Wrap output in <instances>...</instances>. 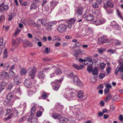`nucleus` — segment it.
<instances>
[{
    "label": "nucleus",
    "instance_id": "1",
    "mask_svg": "<svg viewBox=\"0 0 123 123\" xmlns=\"http://www.w3.org/2000/svg\"><path fill=\"white\" fill-rule=\"evenodd\" d=\"M66 25L61 24L57 28L58 31L62 33L66 30L67 26L68 28H70L72 26V25H74L76 21V19L74 18L66 20L64 21Z\"/></svg>",
    "mask_w": 123,
    "mask_h": 123
},
{
    "label": "nucleus",
    "instance_id": "2",
    "mask_svg": "<svg viewBox=\"0 0 123 123\" xmlns=\"http://www.w3.org/2000/svg\"><path fill=\"white\" fill-rule=\"evenodd\" d=\"M66 93L64 95V97L68 100H72L74 99L76 96V91L74 89L67 88L66 89Z\"/></svg>",
    "mask_w": 123,
    "mask_h": 123
},
{
    "label": "nucleus",
    "instance_id": "3",
    "mask_svg": "<svg viewBox=\"0 0 123 123\" xmlns=\"http://www.w3.org/2000/svg\"><path fill=\"white\" fill-rule=\"evenodd\" d=\"M68 77L71 78L72 82L78 86H81L83 85L82 82L79 79L78 77L76 75H74L72 73L68 75Z\"/></svg>",
    "mask_w": 123,
    "mask_h": 123
},
{
    "label": "nucleus",
    "instance_id": "4",
    "mask_svg": "<svg viewBox=\"0 0 123 123\" xmlns=\"http://www.w3.org/2000/svg\"><path fill=\"white\" fill-rule=\"evenodd\" d=\"M63 80L61 79L58 80H56L52 82L51 84L53 86V89L55 91H57L59 88L60 84Z\"/></svg>",
    "mask_w": 123,
    "mask_h": 123
},
{
    "label": "nucleus",
    "instance_id": "5",
    "mask_svg": "<svg viewBox=\"0 0 123 123\" xmlns=\"http://www.w3.org/2000/svg\"><path fill=\"white\" fill-rule=\"evenodd\" d=\"M51 116L55 119L59 118V122L60 123H64L68 121V119L66 118L65 117H60V115H59L55 113L52 114V115Z\"/></svg>",
    "mask_w": 123,
    "mask_h": 123
},
{
    "label": "nucleus",
    "instance_id": "6",
    "mask_svg": "<svg viewBox=\"0 0 123 123\" xmlns=\"http://www.w3.org/2000/svg\"><path fill=\"white\" fill-rule=\"evenodd\" d=\"M36 70V68L34 67H31L28 69V72L31 78L33 79L34 78Z\"/></svg>",
    "mask_w": 123,
    "mask_h": 123
},
{
    "label": "nucleus",
    "instance_id": "7",
    "mask_svg": "<svg viewBox=\"0 0 123 123\" xmlns=\"http://www.w3.org/2000/svg\"><path fill=\"white\" fill-rule=\"evenodd\" d=\"M105 21L104 19H96L93 20V23L95 25H98L105 23Z\"/></svg>",
    "mask_w": 123,
    "mask_h": 123
},
{
    "label": "nucleus",
    "instance_id": "8",
    "mask_svg": "<svg viewBox=\"0 0 123 123\" xmlns=\"http://www.w3.org/2000/svg\"><path fill=\"white\" fill-rule=\"evenodd\" d=\"M31 80L29 78L26 79L25 81V85L28 88H31L32 86V84Z\"/></svg>",
    "mask_w": 123,
    "mask_h": 123
},
{
    "label": "nucleus",
    "instance_id": "9",
    "mask_svg": "<svg viewBox=\"0 0 123 123\" xmlns=\"http://www.w3.org/2000/svg\"><path fill=\"white\" fill-rule=\"evenodd\" d=\"M8 76V73L5 71L0 72V79L6 78Z\"/></svg>",
    "mask_w": 123,
    "mask_h": 123
},
{
    "label": "nucleus",
    "instance_id": "10",
    "mask_svg": "<svg viewBox=\"0 0 123 123\" xmlns=\"http://www.w3.org/2000/svg\"><path fill=\"white\" fill-rule=\"evenodd\" d=\"M13 80L14 83L16 85H19L20 84L21 82V79L18 76L14 78Z\"/></svg>",
    "mask_w": 123,
    "mask_h": 123
},
{
    "label": "nucleus",
    "instance_id": "11",
    "mask_svg": "<svg viewBox=\"0 0 123 123\" xmlns=\"http://www.w3.org/2000/svg\"><path fill=\"white\" fill-rule=\"evenodd\" d=\"M113 6L114 5L113 3L110 0V1H107L106 4L104 3V7L105 9H106L107 7H113Z\"/></svg>",
    "mask_w": 123,
    "mask_h": 123
},
{
    "label": "nucleus",
    "instance_id": "12",
    "mask_svg": "<svg viewBox=\"0 0 123 123\" xmlns=\"http://www.w3.org/2000/svg\"><path fill=\"white\" fill-rule=\"evenodd\" d=\"M32 116L31 115L27 120L29 122V123H37V119L36 118L32 117H31Z\"/></svg>",
    "mask_w": 123,
    "mask_h": 123
},
{
    "label": "nucleus",
    "instance_id": "13",
    "mask_svg": "<svg viewBox=\"0 0 123 123\" xmlns=\"http://www.w3.org/2000/svg\"><path fill=\"white\" fill-rule=\"evenodd\" d=\"M8 9V7L7 5H4L2 4L0 6V12H2L4 11L7 10Z\"/></svg>",
    "mask_w": 123,
    "mask_h": 123
},
{
    "label": "nucleus",
    "instance_id": "14",
    "mask_svg": "<svg viewBox=\"0 0 123 123\" xmlns=\"http://www.w3.org/2000/svg\"><path fill=\"white\" fill-rule=\"evenodd\" d=\"M83 8L82 7L80 8L75 10V14L76 15H81L83 12Z\"/></svg>",
    "mask_w": 123,
    "mask_h": 123
},
{
    "label": "nucleus",
    "instance_id": "15",
    "mask_svg": "<svg viewBox=\"0 0 123 123\" xmlns=\"http://www.w3.org/2000/svg\"><path fill=\"white\" fill-rule=\"evenodd\" d=\"M37 77L40 79H43L45 77V74L42 71H40L38 73Z\"/></svg>",
    "mask_w": 123,
    "mask_h": 123
},
{
    "label": "nucleus",
    "instance_id": "16",
    "mask_svg": "<svg viewBox=\"0 0 123 123\" xmlns=\"http://www.w3.org/2000/svg\"><path fill=\"white\" fill-rule=\"evenodd\" d=\"M32 25L36 27H40L41 26V19H38L37 21V23L33 22H32Z\"/></svg>",
    "mask_w": 123,
    "mask_h": 123
},
{
    "label": "nucleus",
    "instance_id": "17",
    "mask_svg": "<svg viewBox=\"0 0 123 123\" xmlns=\"http://www.w3.org/2000/svg\"><path fill=\"white\" fill-rule=\"evenodd\" d=\"M19 114L18 111L15 108H13L12 109V113L11 115L12 116L13 115L14 117H16Z\"/></svg>",
    "mask_w": 123,
    "mask_h": 123
},
{
    "label": "nucleus",
    "instance_id": "18",
    "mask_svg": "<svg viewBox=\"0 0 123 123\" xmlns=\"http://www.w3.org/2000/svg\"><path fill=\"white\" fill-rule=\"evenodd\" d=\"M123 71V67H117L115 70V73L116 74H117L119 72H122Z\"/></svg>",
    "mask_w": 123,
    "mask_h": 123
},
{
    "label": "nucleus",
    "instance_id": "19",
    "mask_svg": "<svg viewBox=\"0 0 123 123\" xmlns=\"http://www.w3.org/2000/svg\"><path fill=\"white\" fill-rule=\"evenodd\" d=\"M45 10L46 11H49V12L50 13L51 12L52 10L54 9V7H51V6H50V5H48L45 6Z\"/></svg>",
    "mask_w": 123,
    "mask_h": 123
},
{
    "label": "nucleus",
    "instance_id": "20",
    "mask_svg": "<svg viewBox=\"0 0 123 123\" xmlns=\"http://www.w3.org/2000/svg\"><path fill=\"white\" fill-rule=\"evenodd\" d=\"M73 66L78 70L84 68V66L82 65L79 66L75 64H73Z\"/></svg>",
    "mask_w": 123,
    "mask_h": 123
},
{
    "label": "nucleus",
    "instance_id": "21",
    "mask_svg": "<svg viewBox=\"0 0 123 123\" xmlns=\"http://www.w3.org/2000/svg\"><path fill=\"white\" fill-rule=\"evenodd\" d=\"M13 92L8 93L7 98V100L8 101L11 100L13 98Z\"/></svg>",
    "mask_w": 123,
    "mask_h": 123
},
{
    "label": "nucleus",
    "instance_id": "22",
    "mask_svg": "<svg viewBox=\"0 0 123 123\" xmlns=\"http://www.w3.org/2000/svg\"><path fill=\"white\" fill-rule=\"evenodd\" d=\"M12 47L14 48H16L18 44V43L16 42L15 40L13 39L12 40Z\"/></svg>",
    "mask_w": 123,
    "mask_h": 123
},
{
    "label": "nucleus",
    "instance_id": "23",
    "mask_svg": "<svg viewBox=\"0 0 123 123\" xmlns=\"http://www.w3.org/2000/svg\"><path fill=\"white\" fill-rule=\"evenodd\" d=\"M35 92V91L34 88L33 89V90H32L31 89V88L27 91L28 94L29 96H31Z\"/></svg>",
    "mask_w": 123,
    "mask_h": 123
},
{
    "label": "nucleus",
    "instance_id": "24",
    "mask_svg": "<svg viewBox=\"0 0 123 123\" xmlns=\"http://www.w3.org/2000/svg\"><path fill=\"white\" fill-rule=\"evenodd\" d=\"M77 94L78 98H82L84 95L83 92L81 91H79Z\"/></svg>",
    "mask_w": 123,
    "mask_h": 123
},
{
    "label": "nucleus",
    "instance_id": "25",
    "mask_svg": "<svg viewBox=\"0 0 123 123\" xmlns=\"http://www.w3.org/2000/svg\"><path fill=\"white\" fill-rule=\"evenodd\" d=\"M37 4L35 3H32L30 6V9H35L37 6Z\"/></svg>",
    "mask_w": 123,
    "mask_h": 123
},
{
    "label": "nucleus",
    "instance_id": "26",
    "mask_svg": "<svg viewBox=\"0 0 123 123\" xmlns=\"http://www.w3.org/2000/svg\"><path fill=\"white\" fill-rule=\"evenodd\" d=\"M14 91L16 93H18L19 95H21V91L19 87L17 88H15Z\"/></svg>",
    "mask_w": 123,
    "mask_h": 123
},
{
    "label": "nucleus",
    "instance_id": "27",
    "mask_svg": "<svg viewBox=\"0 0 123 123\" xmlns=\"http://www.w3.org/2000/svg\"><path fill=\"white\" fill-rule=\"evenodd\" d=\"M92 74L94 75H97L98 73V70L96 67H95L92 71Z\"/></svg>",
    "mask_w": 123,
    "mask_h": 123
},
{
    "label": "nucleus",
    "instance_id": "28",
    "mask_svg": "<svg viewBox=\"0 0 123 123\" xmlns=\"http://www.w3.org/2000/svg\"><path fill=\"white\" fill-rule=\"evenodd\" d=\"M36 111V108L35 107H33L31 109V116H33L35 114Z\"/></svg>",
    "mask_w": 123,
    "mask_h": 123
},
{
    "label": "nucleus",
    "instance_id": "29",
    "mask_svg": "<svg viewBox=\"0 0 123 123\" xmlns=\"http://www.w3.org/2000/svg\"><path fill=\"white\" fill-rule=\"evenodd\" d=\"M47 22V20L46 19H43L41 20V24L43 26H46Z\"/></svg>",
    "mask_w": 123,
    "mask_h": 123
},
{
    "label": "nucleus",
    "instance_id": "30",
    "mask_svg": "<svg viewBox=\"0 0 123 123\" xmlns=\"http://www.w3.org/2000/svg\"><path fill=\"white\" fill-rule=\"evenodd\" d=\"M76 117L80 120H81L83 117L82 115L80 113H77Z\"/></svg>",
    "mask_w": 123,
    "mask_h": 123
},
{
    "label": "nucleus",
    "instance_id": "31",
    "mask_svg": "<svg viewBox=\"0 0 123 123\" xmlns=\"http://www.w3.org/2000/svg\"><path fill=\"white\" fill-rule=\"evenodd\" d=\"M7 51L6 49H5L3 53V58H6L8 56Z\"/></svg>",
    "mask_w": 123,
    "mask_h": 123
},
{
    "label": "nucleus",
    "instance_id": "32",
    "mask_svg": "<svg viewBox=\"0 0 123 123\" xmlns=\"http://www.w3.org/2000/svg\"><path fill=\"white\" fill-rule=\"evenodd\" d=\"M111 96L110 94H109L105 99V101L107 102L110 100L111 99Z\"/></svg>",
    "mask_w": 123,
    "mask_h": 123
},
{
    "label": "nucleus",
    "instance_id": "33",
    "mask_svg": "<svg viewBox=\"0 0 123 123\" xmlns=\"http://www.w3.org/2000/svg\"><path fill=\"white\" fill-rule=\"evenodd\" d=\"M27 72V71L25 69L22 68L21 70V75H25Z\"/></svg>",
    "mask_w": 123,
    "mask_h": 123
},
{
    "label": "nucleus",
    "instance_id": "34",
    "mask_svg": "<svg viewBox=\"0 0 123 123\" xmlns=\"http://www.w3.org/2000/svg\"><path fill=\"white\" fill-rule=\"evenodd\" d=\"M51 7H54V6H55L58 3V2L56 1H52L51 2Z\"/></svg>",
    "mask_w": 123,
    "mask_h": 123
},
{
    "label": "nucleus",
    "instance_id": "35",
    "mask_svg": "<svg viewBox=\"0 0 123 123\" xmlns=\"http://www.w3.org/2000/svg\"><path fill=\"white\" fill-rule=\"evenodd\" d=\"M30 44V42L28 41H25L23 43V46L25 47H27Z\"/></svg>",
    "mask_w": 123,
    "mask_h": 123
},
{
    "label": "nucleus",
    "instance_id": "36",
    "mask_svg": "<svg viewBox=\"0 0 123 123\" xmlns=\"http://www.w3.org/2000/svg\"><path fill=\"white\" fill-rule=\"evenodd\" d=\"M92 65H88L87 68V70L89 73H91L92 70Z\"/></svg>",
    "mask_w": 123,
    "mask_h": 123
},
{
    "label": "nucleus",
    "instance_id": "37",
    "mask_svg": "<svg viewBox=\"0 0 123 123\" xmlns=\"http://www.w3.org/2000/svg\"><path fill=\"white\" fill-rule=\"evenodd\" d=\"M93 18V16H92L91 14H89L87 17V21H90Z\"/></svg>",
    "mask_w": 123,
    "mask_h": 123
},
{
    "label": "nucleus",
    "instance_id": "38",
    "mask_svg": "<svg viewBox=\"0 0 123 123\" xmlns=\"http://www.w3.org/2000/svg\"><path fill=\"white\" fill-rule=\"evenodd\" d=\"M94 60L90 57L87 60V61H88L90 65H92L93 64V61Z\"/></svg>",
    "mask_w": 123,
    "mask_h": 123
},
{
    "label": "nucleus",
    "instance_id": "39",
    "mask_svg": "<svg viewBox=\"0 0 123 123\" xmlns=\"http://www.w3.org/2000/svg\"><path fill=\"white\" fill-rule=\"evenodd\" d=\"M61 72H62L58 68H56V69L55 72V73L56 75L60 74Z\"/></svg>",
    "mask_w": 123,
    "mask_h": 123
},
{
    "label": "nucleus",
    "instance_id": "40",
    "mask_svg": "<svg viewBox=\"0 0 123 123\" xmlns=\"http://www.w3.org/2000/svg\"><path fill=\"white\" fill-rule=\"evenodd\" d=\"M119 95L115 96L113 98V99L115 101H118L119 100Z\"/></svg>",
    "mask_w": 123,
    "mask_h": 123
},
{
    "label": "nucleus",
    "instance_id": "41",
    "mask_svg": "<svg viewBox=\"0 0 123 123\" xmlns=\"http://www.w3.org/2000/svg\"><path fill=\"white\" fill-rule=\"evenodd\" d=\"M56 22L55 21H52L50 22L49 23L48 25L50 26H52L56 25Z\"/></svg>",
    "mask_w": 123,
    "mask_h": 123
},
{
    "label": "nucleus",
    "instance_id": "42",
    "mask_svg": "<svg viewBox=\"0 0 123 123\" xmlns=\"http://www.w3.org/2000/svg\"><path fill=\"white\" fill-rule=\"evenodd\" d=\"M6 84V83L5 82H3L2 83L1 86H2V88L1 89H0V93L1 91L4 89L5 86Z\"/></svg>",
    "mask_w": 123,
    "mask_h": 123
},
{
    "label": "nucleus",
    "instance_id": "43",
    "mask_svg": "<svg viewBox=\"0 0 123 123\" xmlns=\"http://www.w3.org/2000/svg\"><path fill=\"white\" fill-rule=\"evenodd\" d=\"M82 51L80 49L78 50L77 52L74 54V56L76 57H77L78 56V54L82 53Z\"/></svg>",
    "mask_w": 123,
    "mask_h": 123
},
{
    "label": "nucleus",
    "instance_id": "44",
    "mask_svg": "<svg viewBox=\"0 0 123 123\" xmlns=\"http://www.w3.org/2000/svg\"><path fill=\"white\" fill-rule=\"evenodd\" d=\"M48 95L46 93L43 92L42 95V97L43 99H46Z\"/></svg>",
    "mask_w": 123,
    "mask_h": 123
},
{
    "label": "nucleus",
    "instance_id": "45",
    "mask_svg": "<svg viewBox=\"0 0 123 123\" xmlns=\"http://www.w3.org/2000/svg\"><path fill=\"white\" fill-rule=\"evenodd\" d=\"M20 3L22 5L25 6L29 5V4L27 2H22L20 0H19Z\"/></svg>",
    "mask_w": 123,
    "mask_h": 123
},
{
    "label": "nucleus",
    "instance_id": "46",
    "mask_svg": "<svg viewBox=\"0 0 123 123\" xmlns=\"http://www.w3.org/2000/svg\"><path fill=\"white\" fill-rule=\"evenodd\" d=\"M79 105H77L75 106H74L73 107H70V109L74 111V110H76L79 107Z\"/></svg>",
    "mask_w": 123,
    "mask_h": 123
},
{
    "label": "nucleus",
    "instance_id": "47",
    "mask_svg": "<svg viewBox=\"0 0 123 123\" xmlns=\"http://www.w3.org/2000/svg\"><path fill=\"white\" fill-rule=\"evenodd\" d=\"M53 67V66L52 65H50L49 67H47L44 68L43 69V70L45 71H46L48 70H50V69H51V68H52Z\"/></svg>",
    "mask_w": 123,
    "mask_h": 123
},
{
    "label": "nucleus",
    "instance_id": "48",
    "mask_svg": "<svg viewBox=\"0 0 123 123\" xmlns=\"http://www.w3.org/2000/svg\"><path fill=\"white\" fill-rule=\"evenodd\" d=\"M111 70V68L110 67L108 66L106 68V70L107 73H110Z\"/></svg>",
    "mask_w": 123,
    "mask_h": 123
},
{
    "label": "nucleus",
    "instance_id": "49",
    "mask_svg": "<svg viewBox=\"0 0 123 123\" xmlns=\"http://www.w3.org/2000/svg\"><path fill=\"white\" fill-rule=\"evenodd\" d=\"M104 40V37H101L98 39V43L99 44L103 43V40Z\"/></svg>",
    "mask_w": 123,
    "mask_h": 123
},
{
    "label": "nucleus",
    "instance_id": "50",
    "mask_svg": "<svg viewBox=\"0 0 123 123\" xmlns=\"http://www.w3.org/2000/svg\"><path fill=\"white\" fill-rule=\"evenodd\" d=\"M105 51V49L104 48H100L99 49L98 51L99 53L100 54H101L104 52Z\"/></svg>",
    "mask_w": 123,
    "mask_h": 123
},
{
    "label": "nucleus",
    "instance_id": "51",
    "mask_svg": "<svg viewBox=\"0 0 123 123\" xmlns=\"http://www.w3.org/2000/svg\"><path fill=\"white\" fill-rule=\"evenodd\" d=\"M117 24V23L115 21H113L111 22L110 23V25L111 26L114 27Z\"/></svg>",
    "mask_w": 123,
    "mask_h": 123
},
{
    "label": "nucleus",
    "instance_id": "52",
    "mask_svg": "<svg viewBox=\"0 0 123 123\" xmlns=\"http://www.w3.org/2000/svg\"><path fill=\"white\" fill-rule=\"evenodd\" d=\"M42 115V112L40 111H39L37 113L36 116L37 117H40Z\"/></svg>",
    "mask_w": 123,
    "mask_h": 123
},
{
    "label": "nucleus",
    "instance_id": "53",
    "mask_svg": "<svg viewBox=\"0 0 123 123\" xmlns=\"http://www.w3.org/2000/svg\"><path fill=\"white\" fill-rule=\"evenodd\" d=\"M122 43L120 41L118 40H116L115 42V43L116 45H119L122 44Z\"/></svg>",
    "mask_w": 123,
    "mask_h": 123
},
{
    "label": "nucleus",
    "instance_id": "54",
    "mask_svg": "<svg viewBox=\"0 0 123 123\" xmlns=\"http://www.w3.org/2000/svg\"><path fill=\"white\" fill-rule=\"evenodd\" d=\"M6 111L7 112V114H6V116L7 114H9L11 112L12 113V109L11 110L10 109H6Z\"/></svg>",
    "mask_w": 123,
    "mask_h": 123
},
{
    "label": "nucleus",
    "instance_id": "55",
    "mask_svg": "<svg viewBox=\"0 0 123 123\" xmlns=\"http://www.w3.org/2000/svg\"><path fill=\"white\" fill-rule=\"evenodd\" d=\"M75 45L77 47H79L81 46L82 44L79 42H77L75 44Z\"/></svg>",
    "mask_w": 123,
    "mask_h": 123
},
{
    "label": "nucleus",
    "instance_id": "56",
    "mask_svg": "<svg viewBox=\"0 0 123 123\" xmlns=\"http://www.w3.org/2000/svg\"><path fill=\"white\" fill-rule=\"evenodd\" d=\"M9 63H7L4 64V68L7 69L9 66Z\"/></svg>",
    "mask_w": 123,
    "mask_h": 123
},
{
    "label": "nucleus",
    "instance_id": "57",
    "mask_svg": "<svg viewBox=\"0 0 123 123\" xmlns=\"http://www.w3.org/2000/svg\"><path fill=\"white\" fill-rule=\"evenodd\" d=\"M116 51L115 50H113L111 49H110L108 50L107 51L110 54H113Z\"/></svg>",
    "mask_w": 123,
    "mask_h": 123
},
{
    "label": "nucleus",
    "instance_id": "58",
    "mask_svg": "<svg viewBox=\"0 0 123 123\" xmlns=\"http://www.w3.org/2000/svg\"><path fill=\"white\" fill-rule=\"evenodd\" d=\"M118 118L119 120L121 121H123V116L122 115H119Z\"/></svg>",
    "mask_w": 123,
    "mask_h": 123
},
{
    "label": "nucleus",
    "instance_id": "59",
    "mask_svg": "<svg viewBox=\"0 0 123 123\" xmlns=\"http://www.w3.org/2000/svg\"><path fill=\"white\" fill-rule=\"evenodd\" d=\"M105 66V64L104 63H102L100 65V67L102 69H104Z\"/></svg>",
    "mask_w": 123,
    "mask_h": 123
},
{
    "label": "nucleus",
    "instance_id": "60",
    "mask_svg": "<svg viewBox=\"0 0 123 123\" xmlns=\"http://www.w3.org/2000/svg\"><path fill=\"white\" fill-rule=\"evenodd\" d=\"M61 45V43L59 42L56 43L55 44V47H59Z\"/></svg>",
    "mask_w": 123,
    "mask_h": 123
},
{
    "label": "nucleus",
    "instance_id": "61",
    "mask_svg": "<svg viewBox=\"0 0 123 123\" xmlns=\"http://www.w3.org/2000/svg\"><path fill=\"white\" fill-rule=\"evenodd\" d=\"M13 85L12 83L10 84L8 86V90H10L11 88L13 86Z\"/></svg>",
    "mask_w": 123,
    "mask_h": 123
},
{
    "label": "nucleus",
    "instance_id": "62",
    "mask_svg": "<svg viewBox=\"0 0 123 123\" xmlns=\"http://www.w3.org/2000/svg\"><path fill=\"white\" fill-rule=\"evenodd\" d=\"M98 4L97 2H96L95 3H93V7L94 8H97L98 7Z\"/></svg>",
    "mask_w": 123,
    "mask_h": 123
},
{
    "label": "nucleus",
    "instance_id": "63",
    "mask_svg": "<svg viewBox=\"0 0 123 123\" xmlns=\"http://www.w3.org/2000/svg\"><path fill=\"white\" fill-rule=\"evenodd\" d=\"M69 120L70 121L71 123H74L75 122V118H69Z\"/></svg>",
    "mask_w": 123,
    "mask_h": 123
},
{
    "label": "nucleus",
    "instance_id": "64",
    "mask_svg": "<svg viewBox=\"0 0 123 123\" xmlns=\"http://www.w3.org/2000/svg\"><path fill=\"white\" fill-rule=\"evenodd\" d=\"M114 27L115 29L118 30L120 28V26L117 24Z\"/></svg>",
    "mask_w": 123,
    "mask_h": 123
}]
</instances>
